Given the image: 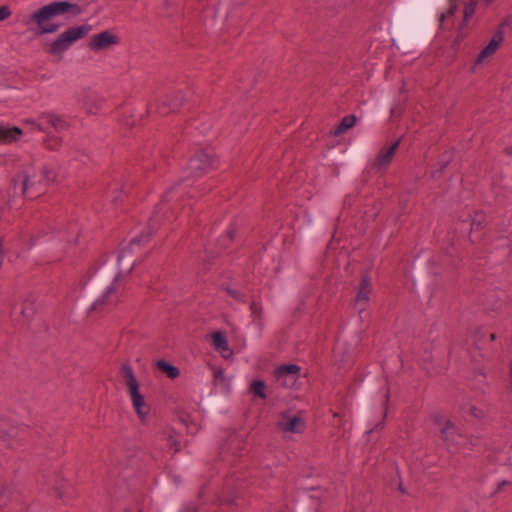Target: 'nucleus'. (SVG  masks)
Listing matches in <instances>:
<instances>
[{
    "instance_id": "f257e3e1",
    "label": "nucleus",
    "mask_w": 512,
    "mask_h": 512,
    "mask_svg": "<svg viewBox=\"0 0 512 512\" xmlns=\"http://www.w3.org/2000/svg\"><path fill=\"white\" fill-rule=\"evenodd\" d=\"M141 238L135 237L130 243L123 247L117 257L119 272L115 275L114 279L108 284L100 295L93 301L91 308L93 310H102L108 306L116 304L120 298L122 292V278L123 275L129 274L134 265L136 259L124 263L126 258H130L133 254L134 247L140 245Z\"/></svg>"
},
{
    "instance_id": "f03ea898",
    "label": "nucleus",
    "mask_w": 512,
    "mask_h": 512,
    "mask_svg": "<svg viewBox=\"0 0 512 512\" xmlns=\"http://www.w3.org/2000/svg\"><path fill=\"white\" fill-rule=\"evenodd\" d=\"M77 6L69 1H53L35 9L29 16L41 34H53L59 31L61 24L54 19L71 12Z\"/></svg>"
},
{
    "instance_id": "7ed1b4c3",
    "label": "nucleus",
    "mask_w": 512,
    "mask_h": 512,
    "mask_svg": "<svg viewBox=\"0 0 512 512\" xmlns=\"http://www.w3.org/2000/svg\"><path fill=\"white\" fill-rule=\"evenodd\" d=\"M122 372L125 377V385L128 390L132 407L140 421L146 422L150 414V406L140 391V384L134 374V371L129 364H125L122 366Z\"/></svg>"
},
{
    "instance_id": "20e7f679",
    "label": "nucleus",
    "mask_w": 512,
    "mask_h": 512,
    "mask_svg": "<svg viewBox=\"0 0 512 512\" xmlns=\"http://www.w3.org/2000/svg\"><path fill=\"white\" fill-rule=\"evenodd\" d=\"M91 30L92 26L90 24L70 27L49 43L50 54L59 58L63 57L73 43L84 38Z\"/></svg>"
},
{
    "instance_id": "39448f33",
    "label": "nucleus",
    "mask_w": 512,
    "mask_h": 512,
    "mask_svg": "<svg viewBox=\"0 0 512 512\" xmlns=\"http://www.w3.org/2000/svg\"><path fill=\"white\" fill-rule=\"evenodd\" d=\"M275 426L284 437L291 438L295 434H302L306 423L300 412L288 409L278 414Z\"/></svg>"
},
{
    "instance_id": "423d86ee",
    "label": "nucleus",
    "mask_w": 512,
    "mask_h": 512,
    "mask_svg": "<svg viewBox=\"0 0 512 512\" xmlns=\"http://www.w3.org/2000/svg\"><path fill=\"white\" fill-rule=\"evenodd\" d=\"M37 186H41V184L38 183L36 173H31L28 170L18 171L11 179V188L14 196H26L30 190Z\"/></svg>"
},
{
    "instance_id": "0eeeda50",
    "label": "nucleus",
    "mask_w": 512,
    "mask_h": 512,
    "mask_svg": "<svg viewBox=\"0 0 512 512\" xmlns=\"http://www.w3.org/2000/svg\"><path fill=\"white\" fill-rule=\"evenodd\" d=\"M478 0H449V8L445 13L438 16V20L442 25L445 20L453 17L460 7H463L464 22L473 16ZM487 4L492 3L494 0H484Z\"/></svg>"
},
{
    "instance_id": "6e6552de",
    "label": "nucleus",
    "mask_w": 512,
    "mask_h": 512,
    "mask_svg": "<svg viewBox=\"0 0 512 512\" xmlns=\"http://www.w3.org/2000/svg\"><path fill=\"white\" fill-rule=\"evenodd\" d=\"M434 422L438 426L442 438L450 444L456 446L465 445L466 439L462 432L443 416H435Z\"/></svg>"
},
{
    "instance_id": "1a4fd4ad",
    "label": "nucleus",
    "mask_w": 512,
    "mask_h": 512,
    "mask_svg": "<svg viewBox=\"0 0 512 512\" xmlns=\"http://www.w3.org/2000/svg\"><path fill=\"white\" fill-rule=\"evenodd\" d=\"M301 367L297 364L282 365L275 369L276 381L285 388H295L299 382Z\"/></svg>"
},
{
    "instance_id": "9d476101",
    "label": "nucleus",
    "mask_w": 512,
    "mask_h": 512,
    "mask_svg": "<svg viewBox=\"0 0 512 512\" xmlns=\"http://www.w3.org/2000/svg\"><path fill=\"white\" fill-rule=\"evenodd\" d=\"M119 42L120 38L116 33L110 30H104L90 38L88 47L94 52H99L118 45Z\"/></svg>"
},
{
    "instance_id": "9b49d317",
    "label": "nucleus",
    "mask_w": 512,
    "mask_h": 512,
    "mask_svg": "<svg viewBox=\"0 0 512 512\" xmlns=\"http://www.w3.org/2000/svg\"><path fill=\"white\" fill-rule=\"evenodd\" d=\"M504 41V33L500 29L496 33L493 34L489 43L483 47V49L479 52L477 57L475 58L474 64L472 65V70L475 71L481 66L489 57H491L500 47L502 42Z\"/></svg>"
},
{
    "instance_id": "f8f14e48",
    "label": "nucleus",
    "mask_w": 512,
    "mask_h": 512,
    "mask_svg": "<svg viewBox=\"0 0 512 512\" xmlns=\"http://www.w3.org/2000/svg\"><path fill=\"white\" fill-rule=\"evenodd\" d=\"M214 165L212 156L205 152H200L195 155L189 162L188 169L195 177L202 175L210 170Z\"/></svg>"
},
{
    "instance_id": "ddd939ff",
    "label": "nucleus",
    "mask_w": 512,
    "mask_h": 512,
    "mask_svg": "<svg viewBox=\"0 0 512 512\" xmlns=\"http://www.w3.org/2000/svg\"><path fill=\"white\" fill-rule=\"evenodd\" d=\"M213 348L224 359H231L234 356L233 350L230 348L226 335L222 331H215L210 335Z\"/></svg>"
},
{
    "instance_id": "4468645a",
    "label": "nucleus",
    "mask_w": 512,
    "mask_h": 512,
    "mask_svg": "<svg viewBox=\"0 0 512 512\" xmlns=\"http://www.w3.org/2000/svg\"><path fill=\"white\" fill-rule=\"evenodd\" d=\"M24 132L17 126L0 123V145H10L20 141Z\"/></svg>"
},
{
    "instance_id": "2eb2a0df",
    "label": "nucleus",
    "mask_w": 512,
    "mask_h": 512,
    "mask_svg": "<svg viewBox=\"0 0 512 512\" xmlns=\"http://www.w3.org/2000/svg\"><path fill=\"white\" fill-rule=\"evenodd\" d=\"M370 292V279L368 277H364L361 281L360 288L357 292L354 301V306L359 313L363 312L366 309L367 304L369 302Z\"/></svg>"
},
{
    "instance_id": "dca6fc26",
    "label": "nucleus",
    "mask_w": 512,
    "mask_h": 512,
    "mask_svg": "<svg viewBox=\"0 0 512 512\" xmlns=\"http://www.w3.org/2000/svg\"><path fill=\"white\" fill-rule=\"evenodd\" d=\"M398 146L399 141H396L389 148L381 151L373 160L370 161V166L377 170L387 167L391 163Z\"/></svg>"
},
{
    "instance_id": "f3484780",
    "label": "nucleus",
    "mask_w": 512,
    "mask_h": 512,
    "mask_svg": "<svg viewBox=\"0 0 512 512\" xmlns=\"http://www.w3.org/2000/svg\"><path fill=\"white\" fill-rule=\"evenodd\" d=\"M210 369L216 384L230 390L233 377L226 376L223 368L219 366L213 365L210 367Z\"/></svg>"
},
{
    "instance_id": "a211bd4d",
    "label": "nucleus",
    "mask_w": 512,
    "mask_h": 512,
    "mask_svg": "<svg viewBox=\"0 0 512 512\" xmlns=\"http://www.w3.org/2000/svg\"><path fill=\"white\" fill-rule=\"evenodd\" d=\"M38 177V183L47 185L56 179V172L49 166H42L38 172H35Z\"/></svg>"
},
{
    "instance_id": "6ab92c4d",
    "label": "nucleus",
    "mask_w": 512,
    "mask_h": 512,
    "mask_svg": "<svg viewBox=\"0 0 512 512\" xmlns=\"http://www.w3.org/2000/svg\"><path fill=\"white\" fill-rule=\"evenodd\" d=\"M252 323L258 328L261 329L264 325V313L261 304L258 302H252L250 306Z\"/></svg>"
},
{
    "instance_id": "aec40b11",
    "label": "nucleus",
    "mask_w": 512,
    "mask_h": 512,
    "mask_svg": "<svg viewBox=\"0 0 512 512\" xmlns=\"http://www.w3.org/2000/svg\"><path fill=\"white\" fill-rule=\"evenodd\" d=\"M41 121L43 123L49 124L51 127L55 128L56 130H62L66 127V123L64 120L59 117L58 115L52 114V113H43L40 116Z\"/></svg>"
},
{
    "instance_id": "412c9836",
    "label": "nucleus",
    "mask_w": 512,
    "mask_h": 512,
    "mask_svg": "<svg viewBox=\"0 0 512 512\" xmlns=\"http://www.w3.org/2000/svg\"><path fill=\"white\" fill-rule=\"evenodd\" d=\"M156 366L167 374V376L171 379H175L180 375V370L174 366L173 364L165 361V360H158L156 362Z\"/></svg>"
},
{
    "instance_id": "4be33fe9",
    "label": "nucleus",
    "mask_w": 512,
    "mask_h": 512,
    "mask_svg": "<svg viewBox=\"0 0 512 512\" xmlns=\"http://www.w3.org/2000/svg\"><path fill=\"white\" fill-rule=\"evenodd\" d=\"M355 123L356 117L354 115L345 116L334 130V134L339 135L341 133H344L348 129L352 128L355 125Z\"/></svg>"
},
{
    "instance_id": "5701e85b",
    "label": "nucleus",
    "mask_w": 512,
    "mask_h": 512,
    "mask_svg": "<svg viewBox=\"0 0 512 512\" xmlns=\"http://www.w3.org/2000/svg\"><path fill=\"white\" fill-rule=\"evenodd\" d=\"M250 390L255 396L261 399H265L267 397L266 384L263 380L256 379L252 381L250 384Z\"/></svg>"
},
{
    "instance_id": "b1692460",
    "label": "nucleus",
    "mask_w": 512,
    "mask_h": 512,
    "mask_svg": "<svg viewBox=\"0 0 512 512\" xmlns=\"http://www.w3.org/2000/svg\"><path fill=\"white\" fill-rule=\"evenodd\" d=\"M24 124L30 125V126H32L34 129H36L38 131H44L45 130L43 121L42 122H38V121H36L34 119H27V120L24 121Z\"/></svg>"
},
{
    "instance_id": "393cba45",
    "label": "nucleus",
    "mask_w": 512,
    "mask_h": 512,
    "mask_svg": "<svg viewBox=\"0 0 512 512\" xmlns=\"http://www.w3.org/2000/svg\"><path fill=\"white\" fill-rule=\"evenodd\" d=\"M12 14L11 9L7 5L0 6V21L8 19Z\"/></svg>"
},
{
    "instance_id": "a878e982",
    "label": "nucleus",
    "mask_w": 512,
    "mask_h": 512,
    "mask_svg": "<svg viewBox=\"0 0 512 512\" xmlns=\"http://www.w3.org/2000/svg\"><path fill=\"white\" fill-rule=\"evenodd\" d=\"M226 291L234 299H236L238 301H241V302H244V297H243V295H242V293L240 291H238L236 289H231V288H226Z\"/></svg>"
},
{
    "instance_id": "bb28decb",
    "label": "nucleus",
    "mask_w": 512,
    "mask_h": 512,
    "mask_svg": "<svg viewBox=\"0 0 512 512\" xmlns=\"http://www.w3.org/2000/svg\"><path fill=\"white\" fill-rule=\"evenodd\" d=\"M175 98V103H166L171 108V110H175L183 102V95L181 92H177L175 94Z\"/></svg>"
},
{
    "instance_id": "cd10ccee",
    "label": "nucleus",
    "mask_w": 512,
    "mask_h": 512,
    "mask_svg": "<svg viewBox=\"0 0 512 512\" xmlns=\"http://www.w3.org/2000/svg\"><path fill=\"white\" fill-rule=\"evenodd\" d=\"M21 314H22L24 317L29 318V317H31V316L33 315V309L28 310L26 307H23V308L21 309Z\"/></svg>"
},
{
    "instance_id": "c85d7f7f",
    "label": "nucleus",
    "mask_w": 512,
    "mask_h": 512,
    "mask_svg": "<svg viewBox=\"0 0 512 512\" xmlns=\"http://www.w3.org/2000/svg\"><path fill=\"white\" fill-rule=\"evenodd\" d=\"M508 482L507 481H501L498 483V490H501L505 485H507Z\"/></svg>"
},
{
    "instance_id": "c756f323",
    "label": "nucleus",
    "mask_w": 512,
    "mask_h": 512,
    "mask_svg": "<svg viewBox=\"0 0 512 512\" xmlns=\"http://www.w3.org/2000/svg\"><path fill=\"white\" fill-rule=\"evenodd\" d=\"M234 233H235L234 228L229 229L228 234H229V238H230V239H233V237H234Z\"/></svg>"
},
{
    "instance_id": "7c9ffc66",
    "label": "nucleus",
    "mask_w": 512,
    "mask_h": 512,
    "mask_svg": "<svg viewBox=\"0 0 512 512\" xmlns=\"http://www.w3.org/2000/svg\"><path fill=\"white\" fill-rule=\"evenodd\" d=\"M168 193L169 191H167L161 198V201H167L168 200Z\"/></svg>"
},
{
    "instance_id": "2f4dec72",
    "label": "nucleus",
    "mask_w": 512,
    "mask_h": 512,
    "mask_svg": "<svg viewBox=\"0 0 512 512\" xmlns=\"http://www.w3.org/2000/svg\"><path fill=\"white\" fill-rule=\"evenodd\" d=\"M504 464L512 465V458H509L507 461L501 460Z\"/></svg>"
},
{
    "instance_id": "473e14b6",
    "label": "nucleus",
    "mask_w": 512,
    "mask_h": 512,
    "mask_svg": "<svg viewBox=\"0 0 512 512\" xmlns=\"http://www.w3.org/2000/svg\"><path fill=\"white\" fill-rule=\"evenodd\" d=\"M28 303L31 304V305L33 304V302L30 299H26L24 304H28Z\"/></svg>"
},
{
    "instance_id": "72a5a7b5",
    "label": "nucleus",
    "mask_w": 512,
    "mask_h": 512,
    "mask_svg": "<svg viewBox=\"0 0 512 512\" xmlns=\"http://www.w3.org/2000/svg\"><path fill=\"white\" fill-rule=\"evenodd\" d=\"M388 398H389L388 393H385V400L387 401V400H388Z\"/></svg>"
}]
</instances>
